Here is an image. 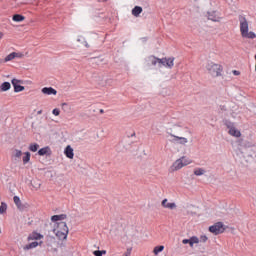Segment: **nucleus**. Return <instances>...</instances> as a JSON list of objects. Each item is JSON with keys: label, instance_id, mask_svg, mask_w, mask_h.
Instances as JSON below:
<instances>
[{"label": "nucleus", "instance_id": "f257e3e1", "mask_svg": "<svg viewBox=\"0 0 256 256\" xmlns=\"http://www.w3.org/2000/svg\"><path fill=\"white\" fill-rule=\"evenodd\" d=\"M146 63L148 67H155V65H158V67H167V69H173V66L175 65V58L174 57H164V58H157L155 56H149L146 58Z\"/></svg>", "mask_w": 256, "mask_h": 256}, {"label": "nucleus", "instance_id": "f03ea898", "mask_svg": "<svg viewBox=\"0 0 256 256\" xmlns=\"http://www.w3.org/2000/svg\"><path fill=\"white\" fill-rule=\"evenodd\" d=\"M239 23H240V33L244 39H255L256 34L253 31L249 32V22L247 18L240 15L239 16Z\"/></svg>", "mask_w": 256, "mask_h": 256}, {"label": "nucleus", "instance_id": "7ed1b4c3", "mask_svg": "<svg viewBox=\"0 0 256 256\" xmlns=\"http://www.w3.org/2000/svg\"><path fill=\"white\" fill-rule=\"evenodd\" d=\"M53 233H55L58 239H60L61 241H65V239H67V235H69V227H67V223H57L56 227L53 229Z\"/></svg>", "mask_w": 256, "mask_h": 256}, {"label": "nucleus", "instance_id": "20e7f679", "mask_svg": "<svg viewBox=\"0 0 256 256\" xmlns=\"http://www.w3.org/2000/svg\"><path fill=\"white\" fill-rule=\"evenodd\" d=\"M206 70L211 77H221L223 75V66L213 61H209L206 64Z\"/></svg>", "mask_w": 256, "mask_h": 256}, {"label": "nucleus", "instance_id": "39448f33", "mask_svg": "<svg viewBox=\"0 0 256 256\" xmlns=\"http://www.w3.org/2000/svg\"><path fill=\"white\" fill-rule=\"evenodd\" d=\"M191 163H193V160L186 156H182L171 165L170 171L175 173V171H179V169H183V167H187V165H191Z\"/></svg>", "mask_w": 256, "mask_h": 256}, {"label": "nucleus", "instance_id": "423d86ee", "mask_svg": "<svg viewBox=\"0 0 256 256\" xmlns=\"http://www.w3.org/2000/svg\"><path fill=\"white\" fill-rule=\"evenodd\" d=\"M173 130L174 131L170 133V136L173 137L172 143H177L178 145H187V143H189L187 138L177 135V133L181 132V126L174 125Z\"/></svg>", "mask_w": 256, "mask_h": 256}, {"label": "nucleus", "instance_id": "0eeeda50", "mask_svg": "<svg viewBox=\"0 0 256 256\" xmlns=\"http://www.w3.org/2000/svg\"><path fill=\"white\" fill-rule=\"evenodd\" d=\"M237 159L239 163L247 166L249 163H253V154L249 150H239L237 152Z\"/></svg>", "mask_w": 256, "mask_h": 256}, {"label": "nucleus", "instance_id": "6e6552de", "mask_svg": "<svg viewBox=\"0 0 256 256\" xmlns=\"http://www.w3.org/2000/svg\"><path fill=\"white\" fill-rule=\"evenodd\" d=\"M209 231L213 233V235H221V233H225V225L223 222H217L209 227Z\"/></svg>", "mask_w": 256, "mask_h": 256}, {"label": "nucleus", "instance_id": "1a4fd4ad", "mask_svg": "<svg viewBox=\"0 0 256 256\" xmlns=\"http://www.w3.org/2000/svg\"><path fill=\"white\" fill-rule=\"evenodd\" d=\"M13 87H14V92L15 93H21V91H25V86H22L23 85V80H19V79H12L11 81ZM19 83L21 85H19Z\"/></svg>", "mask_w": 256, "mask_h": 256}, {"label": "nucleus", "instance_id": "9d476101", "mask_svg": "<svg viewBox=\"0 0 256 256\" xmlns=\"http://www.w3.org/2000/svg\"><path fill=\"white\" fill-rule=\"evenodd\" d=\"M209 21H213L214 23L221 22V14L217 11H211L207 13Z\"/></svg>", "mask_w": 256, "mask_h": 256}, {"label": "nucleus", "instance_id": "9b49d317", "mask_svg": "<svg viewBox=\"0 0 256 256\" xmlns=\"http://www.w3.org/2000/svg\"><path fill=\"white\" fill-rule=\"evenodd\" d=\"M13 201L19 211H25L27 209V206L21 202V198H19V196H14Z\"/></svg>", "mask_w": 256, "mask_h": 256}, {"label": "nucleus", "instance_id": "f8f14e48", "mask_svg": "<svg viewBox=\"0 0 256 256\" xmlns=\"http://www.w3.org/2000/svg\"><path fill=\"white\" fill-rule=\"evenodd\" d=\"M16 57L21 58V57H23V54L17 53V52H12L9 55H7L4 60H2V63H7L9 61H13V59H16Z\"/></svg>", "mask_w": 256, "mask_h": 256}, {"label": "nucleus", "instance_id": "ddd939ff", "mask_svg": "<svg viewBox=\"0 0 256 256\" xmlns=\"http://www.w3.org/2000/svg\"><path fill=\"white\" fill-rule=\"evenodd\" d=\"M169 200H167V198H165L162 202L161 205L162 207H164V209H177V204H175V202L169 203Z\"/></svg>", "mask_w": 256, "mask_h": 256}, {"label": "nucleus", "instance_id": "4468645a", "mask_svg": "<svg viewBox=\"0 0 256 256\" xmlns=\"http://www.w3.org/2000/svg\"><path fill=\"white\" fill-rule=\"evenodd\" d=\"M64 155L68 159H73V157H75V153L73 152V148L71 147V145L66 146V148L64 149Z\"/></svg>", "mask_w": 256, "mask_h": 256}, {"label": "nucleus", "instance_id": "2eb2a0df", "mask_svg": "<svg viewBox=\"0 0 256 256\" xmlns=\"http://www.w3.org/2000/svg\"><path fill=\"white\" fill-rule=\"evenodd\" d=\"M42 93L44 95H57V90L53 87H44L42 88Z\"/></svg>", "mask_w": 256, "mask_h": 256}, {"label": "nucleus", "instance_id": "dca6fc26", "mask_svg": "<svg viewBox=\"0 0 256 256\" xmlns=\"http://www.w3.org/2000/svg\"><path fill=\"white\" fill-rule=\"evenodd\" d=\"M230 129H229V135H231L232 137H241V131L237 130V128L235 127H231V126H228Z\"/></svg>", "mask_w": 256, "mask_h": 256}, {"label": "nucleus", "instance_id": "f3484780", "mask_svg": "<svg viewBox=\"0 0 256 256\" xmlns=\"http://www.w3.org/2000/svg\"><path fill=\"white\" fill-rule=\"evenodd\" d=\"M38 155H40V157H43L45 155H51V148L49 146L41 148L40 150H38Z\"/></svg>", "mask_w": 256, "mask_h": 256}, {"label": "nucleus", "instance_id": "a211bd4d", "mask_svg": "<svg viewBox=\"0 0 256 256\" xmlns=\"http://www.w3.org/2000/svg\"><path fill=\"white\" fill-rule=\"evenodd\" d=\"M141 13H143V8L141 6H135L132 9V15H134V17H139Z\"/></svg>", "mask_w": 256, "mask_h": 256}, {"label": "nucleus", "instance_id": "6ab92c4d", "mask_svg": "<svg viewBox=\"0 0 256 256\" xmlns=\"http://www.w3.org/2000/svg\"><path fill=\"white\" fill-rule=\"evenodd\" d=\"M64 219H67V214H60V215H54L51 217V221H63Z\"/></svg>", "mask_w": 256, "mask_h": 256}, {"label": "nucleus", "instance_id": "aec40b11", "mask_svg": "<svg viewBox=\"0 0 256 256\" xmlns=\"http://www.w3.org/2000/svg\"><path fill=\"white\" fill-rule=\"evenodd\" d=\"M243 147L246 149H250L251 147H255V141L253 140H243Z\"/></svg>", "mask_w": 256, "mask_h": 256}, {"label": "nucleus", "instance_id": "412c9836", "mask_svg": "<svg viewBox=\"0 0 256 256\" xmlns=\"http://www.w3.org/2000/svg\"><path fill=\"white\" fill-rule=\"evenodd\" d=\"M11 89V83L9 82H4L0 85V91L3 93L5 91H9Z\"/></svg>", "mask_w": 256, "mask_h": 256}, {"label": "nucleus", "instance_id": "4be33fe9", "mask_svg": "<svg viewBox=\"0 0 256 256\" xmlns=\"http://www.w3.org/2000/svg\"><path fill=\"white\" fill-rule=\"evenodd\" d=\"M12 19L16 23H21V21H25V16H23L21 14H15V15H13Z\"/></svg>", "mask_w": 256, "mask_h": 256}, {"label": "nucleus", "instance_id": "5701e85b", "mask_svg": "<svg viewBox=\"0 0 256 256\" xmlns=\"http://www.w3.org/2000/svg\"><path fill=\"white\" fill-rule=\"evenodd\" d=\"M29 151H31L32 153H37V151H39V144L37 143H31L28 147Z\"/></svg>", "mask_w": 256, "mask_h": 256}, {"label": "nucleus", "instance_id": "b1692460", "mask_svg": "<svg viewBox=\"0 0 256 256\" xmlns=\"http://www.w3.org/2000/svg\"><path fill=\"white\" fill-rule=\"evenodd\" d=\"M38 245H39V242L34 241V242L30 243V244L25 245L24 246V250L25 251H29V249H35V247H37Z\"/></svg>", "mask_w": 256, "mask_h": 256}, {"label": "nucleus", "instance_id": "393cba45", "mask_svg": "<svg viewBox=\"0 0 256 256\" xmlns=\"http://www.w3.org/2000/svg\"><path fill=\"white\" fill-rule=\"evenodd\" d=\"M198 243H199V237L192 236L190 237V241L188 242V245H190V247H193V245H197Z\"/></svg>", "mask_w": 256, "mask_h": 256}, {"label": "nucleus", "instance_id": "a878e982", "mask_svg": "<svg viewBox=\"0 0 256 256\" xmlns=\"http://www.w3.org/2000/svg\"><path fill=\"white\" fill-rule=\"evenodd\" d=\"M206 171L203 168H196L194 170V175H196V177H201V175H205Z\"/></svg>", "mask_w": 256, "mask_h": 256}, {"label": "nucleus", "instance_id": "bb28decb", "mask_svg": "<svg viewBox=\"0 0 256 256\" xmlns=\"http://www.w3.org/2000/svg\"><path fill=\"white\" fill-rule=\"evenodd\" d=\"M164 249H165V246H163V245L156 246V247H154V249H153V253H154V255H159V253H161L162 251H164Z\"/></svg>", "mask_w": 256, "mask_h": 256}, {"label": "nucleus", "instance_id": "cd10ccee", "mask_svg": "<svg viewBox=\"0 0 256 256\" xmlns=\"http://www.w3.org/2000/svg\"><path fill=\"white\" fill-rule=\"evenodd\" d=\"M5 213H7V203L1 202L0 215H5Z\"/></svg>", "mask_w": 256, "mask_h": 256}, {"label": "nucleus", "instance_id": "c85d7f7f", "mask_svg": "<svg viewBox=\"0 0 256 256\" xmlns=\"http://www.w3.org/2000/svg\"><path fill=\"white\" fill-rule=\"evenodd\" d=\"M31 161V153L30 152H25V156L23 157V163L24 165H27Z\"/></svg>", "mask_w": 256, "mask_h": 256}, {"label": "nucleus", "instance_id": "c756f323", "mask_svg": "<svg viewBox=\"0 0 256 256\" xmlns=\"http://www.w3.org/2000/svg\"><path fill=\"white\" fill-rule=\"evenodd\" d=\"M28 239H35L36 241L39 239H43V235L39 234V233H33L32 235H30L28 237Z\"/></svg>", "mask_w": 256, "mask_h": 256}, {"label": "nucleus", "instance_id": "7c9ffc66", "mask_svg": "<svg viewBox=\"0 0 256 256\" xmlns=\"http://www.w3.org/2000/svg\"><path fill=\"white\" fill-rule=\"evenodd\" d=\"M62 110H64L65 113H69V111H71V106L67 103H62Z\"/></svg>", "mask_w": 256, "mask_h": 256}, {"label": "nucleus", "instance_id": "2f4dec72", "mask_svg": "<svg viewBox=\"0 0 256 256\" xmlns=\"http://www.w3.org/2000/svg\"><path fill=\"white\" fill-rule=\"evenodd\" d=\"M21 155H23L21 150H15L14 157H16V159H21Z\"/></svg>", "mask_w": 256, "mask_h": 256}, {"label": "nucleus", "instance_id": "473e14b6", "mask_svg": "<svg viewBox=\"0 0 256 256\" xmlns=\"http://www.w3.org/2000/svg\"><path fill=\"white\" fill-rule=\"evenodd\" d=\"M32 187H34V189H41V183L37 181H33Z\"/></svg>", "mask_w": 256, "mask_h": 256}, {"label": "nucleus", "instance_id": "72a5a7b5", "mask_svg": "<svg viewBox=\"0 0 256 256\" xmlns=\"http://www.w3.org/2000/svg\"><path fill=\"white\" fill-rule=\"evenodd\" d=\"M53 115H55V117H59V115L61 114V110H59V108H55L52 111Z\"/></svg>", "mask_w": 256, "mask_h": 256}, {"label": "nucleus", "instance_id": "f704fd0d", "mask_svg": "<svg viewBox=\"0 0 256 256\" xmlns=\"http://www.w3.org/2000/svg\"><path fill=\"white\" fill-rule=\"evenodd\" d=\"M208 239H209V238H208L207 236L202 235V236H200L199 241H201V243H207V240H208Z\"/></svg>", "mask_w": 256, "mask_h": 256}, {"label": "nucleus", "instance_id": "c9c22d12", "mask_svg": "<svg viewBox=\"0 0 256 256\" xmlns=\"http://www.w3.org/2000/svg\"><path fill=\"white\" fill-rule=\"evenodd\" d=\"M93 255H95V256H102L101 250H95V251L93 252Z\"/></svg>", "mask_w": 256, "mask_h": 256}, {"label": "nucleus", "instance_id": "e433bc0d", "mask_svg": "<svg viewBox=\"0 0 256 256\" xmlns=\"http://www.w3.org/2000/svg\"><path fill=\"white\" fill-rule=\"evenodd\" d=\"M232 73H233V75H235V76L241 75V72H240L239 70H233Z\"/></svg>", "mask_w": 256, "mask_h": 256}, {"label": "nucleus", "instance_id": "4c0bfd02", "mask_svg": "<svg viewBox=\"0 0 256 256\" xmlns=\"http://www.w3.org/2000/svg\"><path fill=\"white\" fill-rule=\"evenodd\" d=\"M219 109H220V111H227V106H225V105H220V106H219Z\"/></svg>", "mask_w": 256, "mask_h": 256}, {"label": "nucleus", "instance_id": "58836bf2", "mask_svg": "<svg viewBox=\"0 0 256 256\" xmlns=\"http://www.w3.org/2000/svg\"><path fill=\"white\" fill-rule=\"evenodd\" d=\"M189 241H190V238L189 239H183L182 243H183V245H189Z\"/></svg>", "mask_w": 256, "mask_h": 256}, {"label": "nucleus", "instance_id": "ea45409f", "mask_svg": "<svg viewBox=\"0 0 256 256\" xmlns=\"http://www.w3.org/2000/svg\"><path fill=\"white\" fill-rule=\"evenodd\" d=\"M100 254L103 255H107V250H100Z\"/></svg>", "mask_w": 256, "mask_h": 256}, {"label": "nucleus", "instance_id": "a19ab883", "mask_svg": "<svg viewBox=\"0 0 256 256\" xmlns=\"http://www.w3.org/2000/svg\"><path fill=\"white\" fill-rule=\"evenodd\" d=\"M37 113L38 115H41V113H43V110H39Z\"/></svg>", "mask_w": 256, "mask_h": 256}, {"label": "nucleus", "instance_id": "79ce46f5", "mask_svg": "<svg viewBox=\"0 0 256 256\" xmlns=\"http://www.w3.org/2000/svg\"><path fill=\"white\" fill-rule=\"evenodd\" d=\"M3 37V32H0V39Z\"/></svg>", "mask_w": 256, "mask_h": 256}, {"label": "nucleus", "instance_id": "37998d69", "mask_svg": "<svg viewBox=\"0 0 256 256\" xmlns=\"http://www.w3.org/2000/svg\"><path fill=\"white\" fill-rule=\"evenodd\" d=\"M131 137H135V132H133V133L131 134Z\"/></svg>", "mask_w": 256, "mask_h": 256}, {"label": "nucleus", "instance_id": "c03bdc74", "mask_svg": "<svg viewBox=\"0 0 256 256\" xmlns=\"http://www.w3.org/2000/svg\"><path fill=\"white\" fill-rule=\"evenodd\" d=\"M85 47H89V44H87V42H85Z\"/></svg>", "mask_w": 256, "mask_h": 256}, {"label": "nucleus", "instance_id": "a18cd8bd", "mask_svg": "<svg viewBox=\"0 0 256 256\" xmlns=\"http://www.w3.org/2000/svg\"><path fill=\"white\" fill-rule=\"evenodd\" d=\"M3 63V60H0V64Z\"/></svg>", "mask_w": 256, "mask_h": 256}, {"label": "nucleus", "instance_id": "49530a36", "mask_svg": "<svg viewBox=\"0 0 256 256\" xmlns=\"http://www.w3.org/2000/svg\"><path fill=\"white\" fill-rule=\"evenodd\" d=\"M100 113H103V110H100Z\"/></svg>", "mask_w": 256, "mask_h": 256}, {"label": "nucleus", "instance_id": "de8ad7c7", "mask_svg": "<svg viewBox=\"0 0 256 256\" xmlns=\"http://www.w3.org/2000/svg\"><path fill=\"white\" fill-rule=\"evenodd\" d=\"M188 133H190V134H191V131H189V130H188Z\"/></svg>", "mask_w": 256, "mask_h": 256}]
</instances>
